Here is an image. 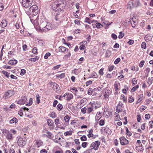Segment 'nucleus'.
Segmentation results:
<instances>
[{
  "instance_id": "nucleus-24",
  "label": "nucleus",
  "mask_w": 153,
  "mask_h": 153,
  "mask_svg": "<svg viewBox=\"0 0 153 153\" xmlns=\"http://www.w3.org/2000/svg\"><path fill=\"white\" fill-rule=\"evenodd\" d=\"M67 52V54L65 55L63 58V59L65 60H67L68 59H69L71 56V53L69 51Z\"/></svg>"
},
{
  "instance_id": "nucleus-52",
  "label": "nucleus",
  "mask_w": 153,
  "mask_h": 153,
  "mask_svg": "<svg viewBox=\"0 0 153 153\" xmlns=\"http://www.w3.org/2000/svg\"><path fill=\"white\" fill-rule=\"evenodd\" d=\"M120 61V59L119 58H117L114 61V63L115 64H117Z\"/></svg>"
},
{
  "instance_id": "nucleus-5",
  "label": "nucleus",
  "mask_w": 153,
  "mask_h": 153,
  "mask_svg": "<svg viewBox=\"0 0 153 153\" xmlns=\"http://www.w3.org/2000/svg\"><path fill=\"white\" fill-rule=\"evenodd\" d=\"M17 143L19 146L23 147L26 143V139L24 137H20L18 139Z\"/></svg>"
},
{
  "instance_id": "nucleus-40",
  "label": "nucleus",
  "mask_w": 153,
  "mask_h": 153,
  "mask_svg": "<svg viewBox=\"0 0 153 153\" xmlns=\"http://www.w3.org/2000/svg\"><path fill=\"white\" fill-rule=\"evenodd\" d=\"M64 120L66 122H68L70 120V117L68 115H66L64 117Z\"/></svg>"
},
{
  "instance_id": "nucleus-34",
  "label": "nucleus",
  "mask_w": 153,
  "mask_h": 153,
  "mask_svg": "<svg viewBox=\"0 0 153 153\" xmlns=\"http://www.w3.org/2000/svg\"><path fill=\"white\" fill-rule=\"evenodd\" d=\"M93 107L92 106H91V107H88L87 110V113L88 114L90 113L93 110Z\"/></svg>"
},
{
  "instance_id": "nucleus-13",
  "label": "nucleus",
  "mask_w": 153,
  "mask_h": 153,
  "mask_svg": "<svg viewBox=\"0 0 153 153\" xmlns=\"http://www.w3.org/2000/svg\"><path fill=\"white\" fill-rule=\"evenodd\" d=\"M7 22L6 19H4L2 20L0 26L2 28L6 27L7 25Z\"/></svg>"
},
{
  "instance_id": "nucleus-25",
  "label": "nucleus",
  "mask_w": 153,
  "mask_h": 153,
  "mask_svg": "<svg viewBox=\"0 0 153 153\" xmlns=\"http://www.w3.org/2000/svg\"><path fill=\"white\" fill-rule=\"evenodd\" d=\"M133 3L134 8L138 7L140 4L139 1H138L133 0Z\"/></svg>"
},
{
  "instance_id": "nucleus-27",
  "label": "nucleus",
  "mask_w": 153,
  "mask_h": 153,
  "mask_svg": "<svg viewBox=\"0 0 153 153\" xmlns=\"http://www.w3.org/2000/svg\"><path fill=\"white\" fill-rule=\"evenodd\" d=\"M17 62V61L15 59L10 60L8 62V64L11 65H14L16 64Z\"/></svg>"
},
{
  "instance_id": "nucleus-20",
  "label": "nucleus",
  "mask_w": 153,
  "mask_h": 153,
  "mask_svg": "<svg viewBox=\"0 0 153 153\" xmlns=\"http://www.w3.org/2000/svg\"><path fill=\"white\" fill-rule=\"evenodd\" d=\"M46 23H47V22L45 21L41 23L40 25L39 26V28L42 32H43V30L44 29L43 28L45 27Z\"/></svg>"
},
{
  "instance_id": "nucleus-1",
  "label": "nucleus",
  "mask_w": 153,
  "mask_h": 153,
  "mask_svg": "<svg viewBox=\"0 0 153 153\" xmlns=\"http://www.w3.org/2000/svg\"><path fill=\"white\" fill-rule=\"evenodd\" d=\"M52 8L55 11H60L63 10L64 9V4L61 1L56 0L52 4Z\"/></svg>"
},
{
  "instance_id": "nucleus-44",
  "label": "nucleus",
  "mask_w": 153,
  "mask_h": 153,
  "mask_svg": "<svg viewBox=\"0 0 153 153\" xmlns=\"http://www.w3.org/2000/svg\"><path fill=\"white\" fill-rule=\"evenodd\" d=\"M96 27L97 28H100L101 27H103V25L100 23H97L95 25Z\"/></svg>"
},
{
  "instance_id": "nucleus-8",
  "label": "nucleus",
  "mask_w": 153,
  "mask_h": 153,
  "mask_svg": "<svg viewBox=\"0 0 153 153\" xmlns=\"http://www.w3.org/2000/svg\"><path fill=\"white\" fill-rule=\"evenodd\" d=\"M27 101V98L26 97L22 96L21 99L17 101V103L20 105H24L25 104Z\"/></svg>"
},
{
  "instance_id": "nucleus-18",
  "label": "nucleus",
  "mask_w": 153,
  "mask_h": 153,
  "mask_svg": "<svg viewBox=\"0 0 153 153\" xmlns=\"http://www.w3.org/2000/svg\"><path fill=\"white\" fill-rule=\"evenodd\" d=\"M101 117V115L100 112H97L95 116V120L96 121L97 123H98V121L100 119Z\"/></svg>"
},
{
  "instance_id": "nucleus-32",
  "label": "nucleus",
  "mask_w": 153,
  "mask_h": 153,
  "mask_svg": "<svg viewBox=\"0 0 153 153\" xmlns=\"http://www.w3.org/2000/svg\"><path fill=\"white\" fill-rule=\"evenodd\" d=\"M55 76L56 78H60L61 79L65 77V74L64 73H62L60 74H56Z\"/></svg>"
},
{
  "instance_id": "nucleus-58",
  "label": "nucleus",
  "mask_w": 153,
  "mask_h": 153,
  "mask_svg": "<svg viewBox=\"0 0 153 153\" xmlns=\"http://www.w3.org/2000/svg\"><path fill=\"white\" fill-rule=\"evenodd\" d=\"M26 73V70L24 69H22L21 70L20 75L22 76L23 75Z\"/></svg>"
},
{
  "instance_id": "nucleus-3",
  "label": "nucleus",
  "mask_w": 153,
  "mask_h": 153,
  "mask_svg": "<svg viewBox=\"0 0 153 153\" xmlns=\"http://www.w3.org/2000/svg\"><path fill=\"white\" fill-rule=\"evenodd\" d=\"M15 93V92L13 90H9L6 92L3 96L4 99H7L13 95Z\"/></svg>"
},
{
  "instance_id": "nucleus-10",
  "label": "nucleus",
  "mask_w": 153,
  "mask_h": 153,
  "mask_svg": "<svg viewBox=\"0 0 153 153\" xmlns=\"http://www.w3.org/2000/svg\"><path fill=\"white\" fill-rule=\"evenodd\" d=\"M104 94V95L105 99L108 98L109 96L111 94V91L109 90H107V88H105L103 90Z\"/></svg>"
},
{
  "instance_id": "nucleus-39",
  "label": "nucleus",
  "mask_w": 153,
  "mask_h": 153,
  "mask_svg": "<svg viewBox=\"0 0 153 153\" xmlns=\"http://www.w3.org/2000/svg\"><path fill=\"white\" fill-rule=\"evenodd\" d=\"M138 88V85H136L135 86H134L131 88V91L132 92H134L135 91L137 90V89Z\"/></svg>"
},
{
  "instance_id": "nucleus-59",
  "label": "nucleus",
  "mask_w": 153,
  "mask_h": 153,
  "mask_svg": "<svg viewBox=\"0 0 153 153\" xmlns=\"http://www.w3.org/2000/svg\"><path fill=\"white\" fill-rule=\"evenodd\" d=\"M18 114L21 116L22 117V116L23 114L22 112V109L21 108L20 110L18 112Z\"/></svg>"
},
{
  "instance_id": "nucleus-33",
  "label": "nucleus",
  "mask_w": 153,
  "mask_h": 153,
  "mask_svg": "<svg viewBox=\"0 0 153 153\" xmlns=\"http://www.w3.org/2000/svg\"><path fill=\"white\" fill-rule=\"evenodd\" d=\"M116 116L115 118H114V120L117 121V120H120L119 115L118 114L115 113V114Z\"/></svg>"
},
{
  "instance_id": "nucleus-15",
  "label": "nucleus",
  "mask_w": 153,
  "mask_h": 153,
  "mask_svg": "<svg viewBox=\"0 0 153 153\" xmlns=\"http://www.w3.org/2000/svg\"><path fill=\"white\" fill-rule=\"evenodd\" d=\"M85 22L88 24H90L94 22H97V21L94 20H92L91 18L86 17L85 19Z\"/></svg>"
},
{
  "instance_id": "nucleus-28",
  "label": "nucleus",
  "mask_w": 153,
  "mask_h": 153,
  "mask_svg": "<svg viewBox=\"0 0 153 153\" xmlns=\"http://www.w3.org/2000/svg\"><path fill=\"white\" fill-rule=\"evenodd\" d=\"M47 134V137L51 139L53 137V135L50 132L47 131L46 132Z\"/></svg>"
},
{
  "instance_id": "nucleus-43",
  "label": "nucleus",
  "mask_w": 153,
  "mask_h": 153,
  "mask_svg": "<svg viewBox=\"0 0 153 153\" xmlns=\"http://www.w3.org/2000/svg\"><path fill=\"white\" fill-rule=\"evenodd\" d=\"M126 134L128 136H131V135L132 134L130 131H129L128 128L127 127H126Z\"/></svg>"
},
{
  "instance_id": "nucleus-29",
  "label": "nucleus",
  "mask_w": 153,
  "mask_h": 153,
  "mask_svg": "<svg viewBox=\"0 0 153 153\" xmlns=\"http://www.w3.org/2000/svg\"><path fill=\"white\" fill-rule=\"evenodd\" d=\"M73 97V95L71 94L68 93L67 97V100L68 101H70Z\"/></svg>"
},
{
  "instance_id": "nucleus-61",
  "label": "nucleus",
  "mask_w": 153,
  "mask_h": 153,
  "mask_svg": "<svg viewBox=\"0 0 153 153\" xmlns=\"http://www.w3.org/2000/svg\"><path fill=\"white\" fill-rule=\"evenodd\" d=\"M145 63V61L143 60L141 61L139 64V66L140 67H142L143 66Z\"/></svg>"
},
{
  "instance_id": "nucleus-23",
  "label": "nucleus",
  "mask_w": 153,
  "mask_h": 153,
  "mask_svg": "<svg viewBox=\"0 0 153 153\" xmlns=\"http://www.w3.org/2000/svg\"><path fill=\"white\" fill-rule=\"evenodd\" d=\"M133 0L130 1L128 3L127 8L131 9L134 8L133 6Z\"/></svg>"
},
{
  "instance_id": "nucleus-16",
  "label": "nucleus",
  "mask_w": 153,
  "mask_h": 153,
  "mask_svg": "<svg viewBox=\"0 0 153 153\" xmlns=\"http://www.w3.org/2000/svg\"><path fill=\"white\" fill-rule=\"evenodd\" d=\"M101 130L102 131H104L106 133L108 134H109L111 133V131L109 128L107 126L102 127Z\"/></svg>"
},
{
  "instance_id": "nucleus-64",
  "label": "nucleus",
  "mask_w": 153,
  "mask_h": 153,
  "mask_svg": "<svg viewBox=\"0 0 153 153\" xmlns=\"http://www.w3.org/2000/svg\"><path fill=\"white\" fill-rule=\"evenodd\" d=\"M9 150L10 153H15L14 150L12 148H10Z\"/></svg>"
},
{
  "instance_id": "nucleus-7",
  "label": "nucleus",
  "mask_w": 153,
  "mask_h": 153,
  "mask_svg": "<svg viewBox=\"0 0 153 153\" xmlns=\"http://www.w3.org/2000/svg\"><path fill=\"white\" fill-rule=\"evenodd\" d=\"M119 139L120 144L123 146L126 145L129 143V141L124 137H121Z\"/></svg>"
},
{
  "instance_id": "nucleus-49",
  "label": "nucleus",
  "mask_w": 153,
  "mask_h": 153,
  "mask_svg": "<svg viewBox=\"0 0 153 153\" xmlns=\"http://www.w3.org/2000/svg\"><path fill=\"white\" fill-rule=\"evenodd\" d=\"M137 80L136 78H133L132 80V82L133 85H134L137 83Z\"/></svg>"
},
{
  "instance_id": "nucleus-22",
  "label": "nucleus",
  "mask_w": 153,
  "mask_h": 153,
  "mask_svg": "<svg viewBox=\"0 0 153 153\" xmlns=\"http://www.w3.org/2000/svg\"><path fill=\"white\" fill-rule=\"evenodd\" d=\"M143 94L139 95L138 96V99L136 102V104H138L143 99Z\"/></svg>"
},
{
  "instance_id": "nucleus-48",
  "label": "nucleus",
  "mask_w": 153,
  "mask_h": 153,
  "mask_svg": "<svg viewBox=\"0 0 153 153\" xmlns=\"http://www.w3.org/2000/svg\"><path fill=\"white\" fill-rule=\"evenodd\" d=\"M114 66L113 65H112L110 66H109L108 67V70L109 71H112L114 69Z\"/></svg>"
},
{
  "instance_id": "nucleus-4",
  "label": "nucleus",
  "mask_w": 153,
  "mask_h": 153,
  "mask_svg": "<svg viewBox=\"0 0 153 153\" xmlns=\"http://www.w3.org/2000/svg\"><path fill=\"white\" fill-rule=\"evenodd\" d=\"M29 12L32 13L33 15H36V14L38 12V7L34 4H33V5L31 7L29 10Z\"/></svg>"
},
{
  "instance_id": "nucleus-14",
  "label": "nucleus",
  "mask_w": 153,
  "mask_h": 153,
  "mask_svg": "<svg viewBox=\"0 0 153 153\" xmlns=\"http://www.w3.org/2000/svg\"><path fill=\"white\" fill-rule=\"evenodd\" d=\"M51 86L52 85H53V87H52L53 88L54 90L56 91L59 90V86L57 85L56 83L54 82H52L51 83Z\"/></svg>"
},
{
  "instance_id": "nucleus-54",
  "label": "nucleus",
  "mask_w": 153,
  "mask_h": 153,
  "mask_svg": "<svg viewBox=\"0 0 153 153\" xmlns=\"http://www.w3.org/2000/svg\"><path fill=\"white\" fill-rule=\"evenodd\" d=\"M51 55V53H49L48 52L44 56V58L45 59H47L48 58V56H50Z\"/></svg>"
},
{
  "instance_id": "nucleus-2",
  "label": "nucleus",
  "mask_w": 153,
  "mask_h": 153,
  "mask_svg": "<svg viewBox=\"0 0 153 153\" xmlns=\"http://www.w3.org/2000/svg\"><path fill=\"white\" fill-rule=\"evenodd\" d=\"M35 0H22V4L23 7H28L33 4H35Z\"/></svg>"
},
{
  "instance_id": "nucleus-45",
  "label": "nucleus",
  "mask_w": 153,
  "mask_h": 153,
  "mask_svg": "<svg viewBox=\"0 0 153 153\" xmlns=\"http://www.w3.org/2000/svg\"><path fill=\"white\" fill-rule=\"evenodd\" d=\"M40 96L39 94H37L36 95V103L39 104L40 103Z\"/></svg>"
},
{
  "instance_id": "nucleus-53",
  "label": "nucleus",
  "mask_w": 153,
  "mask_h": 153,
  "mask_svg": "<svg viewBox=\"0 0 153 153\" xmlns=\"http://www.w3.org/2000/svg\"><path fill=\"white\" fill-rule=\"evenodd\" d=\"M141 47L142 48L145 49L146 48V44L145 42H143L141 45Z\"/></svg>"
},
{
  "instance_id": "nucleus-35",
  "label": "nucleus",
  "mask_w": 153,
  "mask_h": 153,
  "mask_svg": "<svg viewBox=\"0 0 153 153\" xmlns=\"http://www.w3.org/2000/svg\"><path fill=\"white\" fill-rule=\"evenodd\" d=\"M2 73L7 78L9 77L10 76V73H8V72H6L4 71H2Z\"/></svg>"
},
{
  "instance_id": "nucleus-55",
  "label": "nucleus",
  "mask_w": 153,
  "mask_h": 153,
  "mask_svg": "<svg viewBox=\"0 0 153 153\" xmlns=\"http://www.w3.org/2000/svg\"><path fill=\"white\" fill-rule=\"evenodd\" d=\"M92 149V148H91V149H88L85 152H84V153H91L92 152V149Z\"/></svg>"
},
{
  "instance_id": "nucleus-41",
  "label": "nucleus",
  "mask_w": 153,
  "mask_h": 153,
  "mask_svg": "<svg viewBox=\"0 0 153 153\" xmlns=\"http://www.w3.org/2000/svg\"><path fill=\"white\" fill-rule=\"evenodd\" d=\"M72 131H67L65 133H64V134L65 135V136H68V135H71L72 134Z\"/></svg>"
},
{
  "instance_id": "nucleus-47",
  "label": "nucleus",
  "mask_w": 153,
  "mask_h": 153,
  "mask_svg": "<svg viewBox=\"0 0 153 153\" xmlns=\"http://www.w3.org/2000/svg\"><path fill=\"white\" fill-rule=\"evenodd\" d=\"M99 123L100 126H102L105 124L104 121L103 120H101L99 122Z\"/></svg>"
},
{
  "instance_id": "nucleus-6",
  "label": "nucleus",
  "mask_w": 153,
  "mask_h": 153,
  "mask_svg": "<svg viewBox=\"0 0 153 153\" xmlns=\"http://www.w3.org/2000/svg\"><path fill=\"white\" fill-rule=\"evenodd\" d=\"M100 143V142L98 140L95 141L91 143L90 147L94 149L95 150H97L98 149Z\"/></svg>"
},
{
  "instance_id": "nucleus-56",
  "label": "nucleus",
  "mask_w": 153,
  "mask_h": 153,
  "mask_svg": "<svg viewBox=\"0 0 153 153\" xmlns=\"http://www.w3.org/2000/svg\"><path fill=\"white\" fill-rule=\"evenodd\" d=\"M93 91L91 88H89L88 90V94L89 95H91L93 93Z\"/></svg>"
},
{
  "instance_id": "nucleus-30",
  "label": "nucleus",
  "mask_w": 153,
  "mask_h": 153,
  "mask_svg": "<svg viewBox=\"0 0 153 153\" xmlns=\"http://www.w3.org/2000/svg\"><path fill=\"white\" fill-rule=\"evenodd\" d=\"M47 122L48 124V125L49 126H53V121L50 119H48L47 120Z\"/></svg>"
},
{
  "instance_id": "nucleus-62",
  "label": "nucleus",
  "mask_w": 153,
  "mask_h": 153,
  "mask_svg": "<svg viewBox=\"0 0 153 153\" xmlns=\"http://www.w3.org/2000/svg\"><path fill=\"white\" fill-rule=\"evenodd\" d=\"M87 110L86 108L84 107L82 109L81 111L83 114H85L86 113Z\"/></svg>"
},
{
  "instance_id": "nucleus-51",
  "label": "nucleus",
  "mask_w": 153,
  "mask_h": 153,
  "mask_svg": "<svg viewBox=\"0 0 153 153\" xmlns=\"http://www.w3.org/2000/svg\"><path fill=\"white\" fill-rule=\"evenodd\" d=\"M124 36V34L123 33L120 32V35L118 36L119 39H122Z\"/></svg>"
},
{
  "instance_id": "nucleus-37",
  "label": "nucleus",
  "mask_w": 153,
  "mask_h": 153,
  "mask_svg": "<svg viewBox=\"0 0 153 153\" xmlns=\"http://www.w3.org/2000/svg\"><path fill=\"white\" fill-rule=\"evenodd\" d=\"M33 103V99L32 98H30L29 100V102L28 103H27L25 104L26 106H30Z\"/></svg>"
},
{
  "instance_id": "nucleus-60",
  "label": "nucleus",
  "mask_w": 153,
  "mask_h": 153,
  "mask_svg": "<svg viewBox=\"0 0 153 153\" xmlns=\"http://www.w3.org/2000/svg\"><path fill=\"white\" fill-rule=\"evenodd\" d=\"M51 117L52 118H55L56 117V114L54 112H52L51 114Z\"/></svg>"
},
{
  "instance_id": "nucleus-31",
  "label": "nucleus",
  "mask_w": 153,
  "mask_h": 153,
  "mask_svg": "<svg viewBox=\"0 0 153 153\" xmlns=\"http://www.w3.org/2000/svg\"><path fill=\"white\" fill-rule=\"evenodd\" d=\"M111 54V51L108 50H107L105 53V56L106 57H108L110 56Z\"/></svg>"
},
{
  "instance_id": "nucleus-38",
  "label": "nucleus",
  "mask_w": 153,
  "mask_h": 153,
  "mask_svg": "<svg viewBox=\"0 0 153 153\" xmlns=\"http://www.w3.org/2000/svg\"><path fill=\"white\" fill-rule=\"evenodd\" d=\"M80 72V70L79 69H75L73 71L74 73L77 75H78Z\"/></svg>"
},
{
  "instance_id": "nucleus-63",
  "label": "nucleus",
  "mask_w": 153,
  "mask_h": 153,
  "mask_svg": "<svg viewBox=\"0 0 153 153\" xmlns=\"http://www.w3.org/2000/svg\"><path fill=\"white\" fill-rule=\"evenodd\" d=\"M112 37L114 39H116L117 38V36L115 34L113 33L111 35Z\"/></svg>"
},
{
  "instance_id": "nucleus-57",
  "label": "nucleus",
  "mask_w": 153,
  "mask_h": 153,
  "mask_svg": "<svg viewBox=\"0 0 153 153\" xmlns=\"http://www.w3.org/2000/svg\"><path fill=\"white\" fill-rule=\"evenodd\" d=\"M104 70V69H103V68H101L99 71V74L101 75V76H102L103 75L104 73H103V71Z\"/></svg>"
},
{
  "instance_id": "nucleus-26",
  "label": "nucleus",
  "mask_w": 153,
  "mask_h": 153,
  "mask_svg": "<svg viewBox=\"0 0 153 153\" xmlns=\"http://www.w3.org/2000/svg\"><path fill=\"white\" fill-rule=\"evenodd\" d=\"M18 121V120L15 117L10 120L9 122L10 124L16 123Z\"/></svg>"
},
{
  "instance_id": "nucleus-42",
  "label": "nucleus",
  "mask_w": 153,
  "mask_h": 153,
  "mask_svg": "<svg viewBox=\"0 0 153 153\" xmlns=\"http://www.w3.org/2000/svg\"><path fill=\"white\" fill-rule=\"evenodd\" d=\"M80 140L82 141H85L87 140V137L85 135H83L80 138Z\"/></svg>"
},
{
  "instance_id": "nucleus-46",
  "label": "nucleus",
  "mask_w": 153,
  "mask_h": 153,
  "mask_svg": "<svg viewBox=\"0 0 153 153\" xmlns=\"http://www.w3.org/2000/svg\"><path fill=\"white\" fill-rule=\"evenodd\" d=\"M39 59V58H37V57L33 58H30L29 59V60L31 61H33L34 62H35L37 61Z\"/></svg>"
},
{
  "instance_id": "nucleus-9",
  "label": "nucleus",
  "mask_w": 153,
  "mask_h": 153,
  "mask_svg": "<svg viewBox=\"0 0 153 153\" xmlns=\"http://www.w3.org/2000/svg\"><path fill=\"white\" fill-rule=\"evenodd\" d=\"M43 28L44 29H43V32H47L49 30L51 29L52 25L50 23H48V22H47V23H46L45 27H44Z\"/></svg>"
},
{
  "instance_id": "nucleus-17",
  "label": "nucleus",
  "mask_w": 153,
  "mask_h": 153,
  "mask_svg": "<svg viewBox=\"0 0 153 153\" xmlns=\"http://www.w3.org/2000/svg\"><path fill=\"white\" fill-rule=\"evenodd\" d=\"M35 144L36 146H37V148H39L40 146H42L43 143L42 140H36Z\"/></svg>"
},
{
  "instance_id": "nucleus-36",
  "label": "nucleus",
  "mask_w": 153,
  "mask_h": 153,
  "mask_svg": "<svg viewBox=\"0 0 153 153\" xmlns=\"http://www.w3.org/2000/svg\"><path fill=\"white\" fill-rule=\"evenodd\" d=\"M63 108V106L61 104L59 103L57 105L56 108L59 111L61 110Z\"/></svg>"
},
{
  "instance_id": "nucleus-50",
  "label": "nucleus",
  "mask_w": 153,
  "mask_h": 153,
  "mask_svg": "<svg viewBox=\"0 0 153 153\" xmlns=\"http://www.w3.org/2000/svg\"><path fill=\"white\" fill-rule=\"evenodd\" d=\"M33 53L34 54H36L37 53V49L36 47H34L33 49Z\"/></svg>"
},
{
  "instance_id": "nucleus-11",
  "label": "nucleus",
  "mask_w": 153,
  "mask_h": 153,
  "mask_svg": "<svg viewBox=\"0 0 153 153\" xmlns=\"http://www.w3.org/2000/svg\"><path fill=\"white\" fill-rule=\"evenodd\" d=\"M5 132L7 134L6 138L9 140H12L13 139L12 134L8 131L5 130Z\"/></svg>"
},
{
  "instance_id": "nucleus-12",
  "label": "nucleus",
  "mask_w": 153,
  "mask_h": 153,
  "mask_svg": "<svg viewBox=\"0 0 153 153\" xmlns=\"http://www.w3.org/2000/svg\"><path fill=\"white\" fill-rule=\"evenodd\" d=\"M59 52H61L64 53L66 51L68 52L69 50L68 49L66 48L65 47L62 46H61L59 48Z\"/></svg>"
},
{
  "instance_id": "nucleus-21",
  "label": "nucleus",
  "mask_w": 153,
  "mask_h": 153,
  "mask_svg": "<svg viewBox=\"0 0 153 153\" xmlns=\"http://www.w3.org/2000/svg\"><path fill=\"white\" fill-rule=\"evenodd\" d=\"M144 39L146 42H149L152 40V36H151V34H148L145 36Z\"/></svg>"
},
{
  "instance_id": "nucleus-19",
  "label": "nucleus",
  "mask_w": 153,
  "mask_h": 153,
  "mask_svg": "<svg viewBox=\"0 0 153 153\" xmlns=\"http://www.w3.org/2000/svg\"><path fill=\"white\" fill-rule=\"evenodd\" d=\"M89 134H88L87 136L89 138H90L91 137H93V138H95V137H93L94 134H93V130L92 129H90V130L88 131Z\"/></svg>"
}]
</instances>
